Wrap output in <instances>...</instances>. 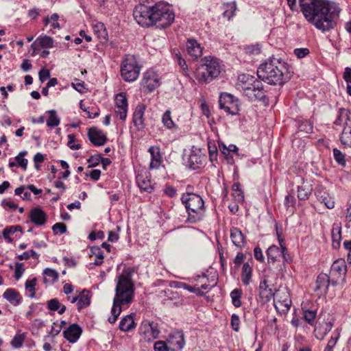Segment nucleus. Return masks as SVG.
Listing matches in <instances>:
<instances>
[{
	"instance_id": "obj_1",
	"label": "nucleus",
	"mask_w": 351,
	"mask_h": 351,
	"mask_svg": "<svg viewBox=\"0 0 351 351\" xmlns=\"http://www.w3.org/2000/svg\"><path fill=\"white\" fill-rule=\"evenodd\" d=\"M300 10L308 22L325 32L334 29L339 18L338 5L328 0H298Z\"/></svg>"
},
{
	"instance_id": "obj_2",
	"label": "nucleus",
	"mask_w": 351,
	"mask_h": 351,
	"mask_svg": "<svg viewBox=\"0 0 351 351\" xmlns=\"http://www.w3.org/2000/svg\"><path fill=\"white\" fill-rule=\"evenodd\" d=\"M133 16L136 22L143 27L156 25L160 27L169 26L174 21L175 14L169 6L159 2L152 7L144 4L135 6Z\"/></svg>"
},
{
	"instance_id": "obj_3",
	"label": "nucleus",
	"mask_w": 351,
	"mask_h": 351,
	"mask_svg": "<svg viewBox=\"0 0 351 351\" xmlns=\"http://www.w3.org/2000/svg\"><path fill=\"white\" fill-rule=\"evenodd\" d=\"M132 271L124 269L117 277L115 288V296L113 300V305L111 313L112 317L108 318V322L114 323L121 312V305L130 304L134 297V285L132 281Z\"/></svg>"
},
{
	"instance_id": "obj_4",
	"label": "nucleus",
	"mask_w": 351,
	"mask_h": 351,
	"mask_svg": "<svg viewBox=\"0 0 351 351\" xmlns=\"http://www.w3.org/2000/svg\"><path fill=\"white\" fill-rule=\"evenodd\" d=\"M287 67L278 59L271 60L260 65L258 77L271 85H282L287 80Z\"/></svg>"
},
{
	"instance_id": "obj_5",
	"label": "nucleus",
	"mask_w": 351,
	"mask_h": 351,
	"mask_svg": "<svg viewBox=\"0 0 351 351\" xmlns=\"http://www.w3.org/2000/svg\"><path fill=\"white\" fill-rule=\"evenodd\" d=\"M236 88L250 100H263L265 90L262 82L248 74H241L238 77Z\"/></svg>"
},
{
	"instance_id": "obj_6",
	"label": "nucleus",
	"mask_w": 351,
	"mask_h": 351,
	"mask_svg": "<svg viewBox=\"0 0 351 351\" xmlns=\"http://www.w3.org/2000/svg\"><path fill=\"white\" fill-rule=\"evenodd\" d=\"M189 214L188 220L195 223L204 216L205 208L202 198L195 193L183 194L181 197Z\"/></svg>"
},
{
	"instance_id": "obj_7",
	"label": "nucleus",
	"mask_w": 351,
	"mask_h": 351,
	"mask_svg": "<svg viewBox=\"0 0 351 351\" xmlns=\"http://www.w3.org/2000/svg\"><path fill=\"white\" fill-rule=\"evenodd\" d=\"M334 123L336 125L343 124L344 128L340 136L341 143L346 147H351V117L348 109L340 108L339 115Z\"/></svg>"
},
{
	"instance_id": "obj_8",
	"label": "nucleus",
	"mask_w": 351,
	"mask_h": 351,
	"mask_svg": "<svg viewBox=\"0 0 351 351\" xmlns=\"http://www.w3.org/2000/svg\"><path fill=\"white\" fill-rule=\"evenodd\" d=\"M140 73L136 58L134 56L127 55L123 60L121 67V75L125 82L135 81Z\"/></svg>"
},
{
	"instance_id": "obj_9",
	"label": "nucleus",
	"mask_w": 351,
	"mask_h": 351,
	"mask_svg": "<svg viewBox=\"0 0 351 351\" xmlns=\"http://www.w3.org/2000/svg\"><path fill=\"white\" fill-rule=\"evenodd\" d=\"M160 330L158 324L149 319H143L139 326V335L147 342H151L158 338Z\"/></svg>"
},
{
	"instance_id": "obj_10",
	"label": "nucleus",
	"mask_w": 351,
	"mask_h": 351,
	"mask_svg": "<svg viewBox=\"0 0 351 351\" xmlns=\"http://www.w3.org/2000/svg\"><path fill=\"white\" fill-rule=\"evenodd\" d=\"M219 103L220 108L229 114L235 115L239 111V100L230 93L221 94Z\"/></svg>"
},
{
	"instance_id": "obj_11",
	"label": "nucleus",
	"mask_w": 351,
	"mask_h": 351,
	"mask_svg": "<svg viewBox=\"0 0 351 351\" xmlns=\"http://www.w3.org/2000/svg\"><path fill=\"white\" fill-rule=\"evenodd\" d=\"M274 284L269 276L263 275L258 287V295L262 303H266L274 298L276 293L273 289Z\"/></svg>"
},
{
	"instance_id": "obj_12",
	"label": "nucleus",
	"mask_w": 351,
	"mask_h": 351,
	"mask_svg": "<svg viewBox=\"0 0 351 351\" xmlns=\"http://www.w3.org/2000/svg\"><path fill=\"white\" fill-rule=\"evenodd\" d=\"M274 300L276 308L284 313L288 311L291 305L289 293L286 289L278 290Z\"/></svg>"
},
{
	"instance_id": "obj_13",
	"label": "nucleus",
	"mask_w": 351,
	"mask_h": 351,
	"mask_svg": "<svg viewBox=\"0 0 351 351\" xmlns=\"http://www.w3.org/2000/svg\"><path fill=\"white\" fill-rule=\"evenodd\" d=\"M171 351H180L185 345L184 334L182 331H176L171 334L167 339Z\"/></svg>"
},
{
	"instance_id": "obj_14",
	"label": "nucleus",
	"mask_w": 351,
	"mask_h": 351,
	"mask_svg": "<svg viewBox=\"0 0 351 351\" xmlns=\"http://www.w3.org/2000/svg\"><path fill=\"white\" fill-rule=\"evenodd\" d=\"M203 65L207 69V73H210L211 77L215 79L221 73V66L218 60L211 58L205 57L203 60Z\"/></svg>"
},
{
	"instance_id": "obj_15",
	"label": "nucleus",
	"mask_w": 351,
	"mask_h": 351,
	"mask_svg": "<svg viewBox=\"0 0 351 351\" xmlns=\"http://www.w3.org/2000/svg\"><path fill=\"white\" fill-rule=\"evenodd\" d=\"M142 84L149 93L154 91L160 86L158 76L152 71H147L144 74Z\"/></svg>"
},
{
	"instance_id": "obj_16",
	"label": "nucleus",
	"mask_w": 351,
	"mask_h": 351,
	"mask_svg": "<svg viewBox=\"0 0 351 351\" xmlns=\"http://www.w3.org/2000/svg\"><path fill=\"white\" fill-rule=\"evenodd\" d=\"M88 138L95 146L104 145L107 141L106 134L96 128H91L88 130Z\"/></svg>"
},
{
	"instance_id": "obj_17",
	"label": "nucleus",
	"mask_w": 351,
	"mask_h": 351,
	"mask_svg": "<svg viewBox=\"0 0 351 351\" xmlns=\"http://www.w3.org/2000/svg\"><path fill=\"white\" fill-rule=\"evenodd\" d=\"M346 273V265L343 260L340 259L335 261L330 268V275L336 278L337 281L338 278L343 277ZM337 282L332 281V284L335 285Z\"/></svg>"
},
{
	"instance_id": "obj_18",
	"label": "nucleus",
	"mask_w": 351,
	"mask_h": 351,
	"mask_svg": "<svg viewBox=\"0 0 351 351\" xmlns=\"http://www.w3.org/2000/svg\"><path fill=\"white\" fill-rule=\"evenodd\" d=\"M204 160V156L199 149H192L189 157V165L193 169L200 167Z\"/></svg>"
},
{
	"instance_id": "obj_19",
	"label": "nucleus",
	"mask_w": 351,
	"mask_h": 351,
	"mask_svg": "<svg viewBox=\"0 0 351 351\" xmlns=\"http://www.w3.org/2000/svg\"><path fill=\"white\" fill-rule=\"evenodd\" d=\"M186 47L188 54L194 60L202 55V48L195 39H189L186 42Z\"/></svg>"
},
{
	"instance_id": "obj_20",
	"label": "nucleus",
	"mask_w": 351,
	"mask_h": 351,
	"mask_svg": "<svg viewBox=\"0 0 351 351\" xmlns=\"http://www.w3.org/2000/svg\"><path fill=\"white\" fill-rule=\"evenodd\" d=\"M81 333L82 329L76 324H71L63 332L64 338L71 343H75L80 338Z\"/></svg>"
},
{
	"instance_id": "obj_21",
	"label": "nucleus",
	"mask_w": 351,
	"mask_h": 351,
	"mask_svg": "<svg viewBox=\"0 0 351 351\" xmlns=\"http://www.w3.org/2000/svg\"><path fill=\"white\" fill-rule=\"evenodd\" d=\"M280 245V249L276 245L270 246L267 251V258L269 261L274 263L277 261L278 258L280 257L286 250V247L282 245V239L278 238Z\"/></svg>"
},
{
	"instance_id": "obj_22",
	"label": "nucleus",
	"mask_w": 351,
	"mask_h": 351,
	"mask_svg": "<svg viewBox=\"0 0 351 351\" xmlns=\"http://www.w3.org/2000/svg\"><path fill=\"white\" fill-rule=\"evenodd\" d=\"M38 47L43 48H51L53 47V40L48 36H40L32 44L31 48L35 51Z\"/></svg>"
},
{
	"instance_id": "obj_23",
	"label": "nucleus",
	"mask_w": 351,
	"mask_h": 351,
	"mask_svg": "<svg viewBox=\"0 0 351 351\" xmlns=\"http://www.w3.org/2000/svg\"><path fill=\"white\" fill-rule=\"evenodd\" d=\"M145 109V107L143 105H138L134 112L133 122L138 130H141L145 127L143 118Z\"/></svg>"
},
{
	"instance_id": "obj_24",
	"label": "nucleus",
	"mask_w": 351,
	"mask_h": 351,
	"mask_svg": "<svg viewBox=\"0 0 351 351\" xmlns=\"http://www.w3.org/2000/svg\"><path fill=\"white\" fill-rule=\"evenodd\" d=\"M312 191V184L303 180L302 184L298 186V198L300 200H306L309 198Z\"/></svg>"
},
{
	"instance_id": "obj_25",
	"label": "nucleus",
	"mask_w": 351,
	"mask_h": 351,
	"mask_svg": "<svg viewBox=\"0 0 351 351\" xmlns=\"http://www.w3.org/2000/svg\"><path fill=\"white\" fill-rule=\"evenodd\" d=\"M31 221L37 226H43L46 222V214L39 208H33L30 212Z\"/></svg>"
},
{
	"instance_id": "obj_26",
	"label": "nucleus",
	"mask_w": 351,
	"mask_h": 351,
	"mask_svg": "<svg viewBox=\"0 0 351 351\" xmlns=\"http://www.w3.org/2000/svg\"><path fill=\"white\" fill-rule=\"evenodd\" d=\"M3 297L14 306L19 305L22 300L20 293L14 289H6Z\"/></svg>"
},
{
	"instance_id": "obj_27",
	"label": "nucleus",
	"mask_w": 351,
	"mask_h": 351,
	"mask_svg": "<svg viewBox=\"0 0 351 351\" xmlns=\"http://www.w3.org/2000/svg\"><path fill=\"white\" fill-rule=\"evenodd\" d=\"M329 283V276L326 274H321L317 278L315 289L316 291H320L321 293H326L328 291Z\"/></svg>"
},
{
	"instance_id": "obj_28",
	"label": "nucleus",
	"mask_w": 351,
	"mask_h": 351,
	"mask_svg": "<svg viewBox=\"0 0 351 351\" xmlns=\"http://www.w3.org/2000/svg\"><path fill=\"white\" fill-rule=\"evenodd\" d=\"M230 238L233 244L237 247H242L245 244V237L242 232L237 228H231Z\"/></svg>"
},
{
	"instance_id": "obj_29",
	"label": "nucleus",
	"mask_w": 351,
	"mask_h": 351,
	"mask_svg": "<svg viewBox=\"0 0 351 351\" xmlns=\"http://www.w3.org/2000/svg\"><path fill=\"white\" fill-rule=\"evenodd\" d=\"M195 78L200 83H209L213 80L210 73H207V69H206L203 64H201L197 68Z\"/></svg>"
},
{
	"instance_id": "obj_30",
	"label": "nucleus",
	"mask_w": 351,
	"mask_h": 351,
	"mask_svg": "<svg viewBox=\"0 0 351 351\" xmlns=\"http://www.w3.org/2000/svg\"><path fill=\"white\" fill-rule=\"evenodd\" d=\"M136 324L134 320L133 314L123 317L119 323V329L122 331H130L134 329Z\"/></svg>"
},
{
	"instance_id": "obj_31",
	"label": "nucleus",
	"mask_w": 351,
	"mask_h": 351,
	"mask_svg": "<svg viewBox=\"0 0 351 351\" xmlns=\"http://www.w3.org/2000/svg\"><path fill=\"white\" fill-rule=\"evenodd\" d=\"M148 151L150 153L152 157L149 164V169H157L160 166L161 162L159 149L158 147H151Z\"/></svg>"
},
{
	"instance_id": "obj_32",
	"label": "nucleus",
	"mask_w": 351,
	"mask_h": 351,
	"mask_svg": "<svg viewBox=\"0 0 351 351\" xmlns=\"http://www.w3.org/2000/svg\"><path fill=\"white\" fill-rule=\"evenodd\" d=\"M77 309L79 311L89 306L90 303V296L89 292L86 290H83L78 295Z\"/></svg>"
},
{
	"instance_id": "obj_33",
	"label": "nucleus",
	"mask_w": 351,
	"mask_h": 351,
	"mask_svg": "<svg viewBox=\"0 0 351 351\" xmlns=\"http://www.w3.org/2000/svg\"><path fill=\"white\" fill-rule=\"evenodd\" d=\"M93 29L95 34L97 36V37L106 41L108 39V33L104 26V24L101 22H97L94 25H93Z\"/></svg>"
},
{
	"instance_id": "obj_34",
	"label": "nucleus",
	"mask_w": 351,
	"mask_h": 351,
	"mask_svg": "<svg viewBox=\"0 0 351 351\" xmlns=\"http://www.w3.org/2000/svg\"><path fill=\"white\" fill-rule=\"evenodd\" d=\"M136 182L138 187L144 191L151 193L153 190V187L151 184L150 180L143 176H138L136 177Z\"/></svg>"
},
{
	"instance_id": "obj_35",
	"label": "nucleus",
	"mask_w": 351,
	"mask_h": 351,
	"mask_svg": "<svg viewBox=\"0 0 351 351\" xmlns=\"http://www.w3.org/2000/svg\"><path fill=\"white\" fill-rule=\"evenodd\" d=\"M223 16L228 20L231 19L235 14L237 5L235 2H229L223 5Z\"/></svg>"
},
{
	"instance_id": "obj_36",
	"label": "nucleus",
	"mask_w": 351,
	"mask_h": 351,
	"mask_svg": "<svg viewBox=\"0 0 351 351\" xmlns=\"http://www.w3.org/2000/svg\"><path fill=\"white\" fill-rule=\"evenodd\" d=\"M252 274V267L247 263H244L243 265L241 274V280L244 285H248L250 283Z\"/></svg>"
},
{
	"instance_id": "obj_37",
	"label": "nucleus",
	"mask_w": 351,
	"mask_h": 351,
	"mask_svg": "<svg viewBox=\"0 0 351 351\" xmlns=\"http://www.w3.org/2000/svg\"><path fill=\"white\" fill-rule=\"evenodd\" d=\"M332 247L335 249H338L340 246V241L341 239V228L339 226L333 227L331 232Z\"/></svg>"
},
{
	"instance_id": "obj_38",
	"label": "nucleus",
	"mask_w": 351,
	"mask_h": 351,
	"mask_svg": "<svg viewBox=\"0 0 351 351\" xmlns=\"http://www.w3.org/2000/svg\"><path fill=\"white\" fill-rule=\"evenodd\" d=\"M315 195L321 202L324 203L328 208H332L335 206V202L326 195L319 194V189L315 191Z\"/></svg>"
},
{
	"instance_id": "obj_39",
	"label": "nucleus",
	"mask_w": 351,
	"mask_h": 351,
	"mask_svg": "<svg viewBox=\"0 0 351 351\" xmlns=\"http://www.w3.org/2000/svg\"><path fill=\"white\" fill-rule=\"evenodd\" d=\"M16 231H21V227L20 226H12L5 228L3 231V236L5 240L9 243L12 242V239L10 237V234L14 233Z\"/></svg>"
},
{
	"instance_id": "obj_40",
	"label": "nucleus",
	"mask_w": 351,
	"mask_h": 351,
	"mask_svg": "<svg viewBox=\"0 0 351 351\" xmlns=\"http://www.w3.org/2000/svg\"><path fill=\"white\" fill-rule=\"evenodd\" d=\"M241 290L239 289H235L230 293L232 302L235 307H240L242 304L241 301Z\"/></svg>"
},
{
	"instance_id": "obj_41",
	"label": "nucleus",
	"mask_w": 351,
	"mask_h": 351,
	"mask_svg": "<svg viewBox=\"0 0 351 351\" xmlns=\"http://www.w3.org/2000/svg\"><path fill=\"white\" fill-rule=\"evenodd\" d=\"M49 117L47 121V125L49 127L58 126L60 124V120L56 114V112L54 110L49 111Z\"/></svg>"
},
{
	"instance_id": "obj_42",
	"label": "nucleus",
	"mask_w": 351,
	"mask_h": 351,
	"mask_svg": "<svg viewBox=\"0 0 351 351\" xmlns=\"http://www.w3.org/2000/svg\"><path fill=\"white\" fill-rule=\"evenodd\" d=\"M163 125L168 129H172L176 127V124L171 119L170 110H167L162 117Z\"/></svg>"
},
{
	"instance_id": "obj_43",
	"label": "nucleus",
	"mask_w": 351,
	"mask_h": 351,
	"mask_svg": "<svg viewBox=\"0 0 351 351\" xmlns=\"http://www.w3.org/2000/svg\"><path fill=\"white\" fill-rule=\"evenodd\" d=\"M232 195L238 202H242L244 200V195L241 190L239 183H234L232 185Z\"/></svg>"
},
{
	"instance_id": "obj_44",
	"label": "nucleus",
	"mask_w": 351,
	"mask_h": 351,
	"mask_svg": "<svg viewBox=\"0 0 351 351\" xmlns=\"http://www.w3.org/2000/svg\"><path fill=\"white\" fill-rule=\"evenodd\" d=\"M43 274L49 278L47 280V278H45L44 281L47 282V281L54 282L58 278V273L55 269L47 268L44 270Z\"/></svg>"
},
{
	"instance_id": "obj_45",
	"label": "nucleus",
	"mask_w": 351,
	"mask_h": 351,
	"mask_svg": "<svg viewBox=\"0 0 351 351\" xmlns=\"http://www.w3.org/2000/svg\"><path fill=\"white\" fill-rule=\"evenodd\" d=\"M27 154L26 151L21 152L15 157V161L18 166L23 168V170H26L27 166V160L24 158V156Z\"/></svg>"
},
{
	"instance_id": "obj_46",
	"label": "nucleus",
	"mask_w": 351,
	"mask_h": 351,
	"mask_svg": "<svg viewBox=\"0 0 351 351\" xmlns=\"http://www.w3.org/2000/svg\"><path fill=\"white\" fill-rule=\"evenodd\" d=\"M115 108H128V101L123 93H119L115 97Z\"/></svg>"
},
{
	"instance_id": "obj_47",
	"label": "nucleus",
	"mask_w": 351,
	"mask_h": 351,
	"mask_svg": "<svg viewBox=\"0 0 351 351\" xmlns=\"http://www.w3.org/2000/svg\"><path fill=\"white\" fill-rule=\"evenodd\" d=\"M299 132L310 134L313 132V125L308 121H302L298 126Z\"/></svg>"
},
{
	"instance_id": "obj_48",
	"label": "nucleus",
	"mask_w": 351,
	"mask_h": 351,
	"mask_svg": "<svg viewBox=\"0 0 351 351\" xmlns=\"http://www.w3.org/2000/svg\"><path fill=\"white\" fill-rule=\"evenodd\" d=\"M37 280L36 278H34L31 280H27L25 282V289L31 292L30 298H34L35 296V286L36 285Z\"/></svg>"
},
{
	"instance_id": "obj_49",
	"label": "nucleus",
	"mask_w": 351,
	"mask_h": 351,
	"mask_svg": "<svg viewBox=\"0 0 351 351\" xmlns=\"http://www.w3.org/2000/svg\"><path fill=\"white\" fill-rule=\"evenodd\" d=\"M333 155L336 162L343 166L346 165V160L344 154L337 148L333 149Z\"/></svg>"
},
{
	"instance_id": "obj_50",
	"label": "nucleus",
	"mask_w": 351,
	"mask_h": 351,
	"mask_svg": "<svg viewBox=\"0 0 351 351\" xmlns=\"http://www.w3.org/2000/svg\"><path fill=\"white\" fill-rule=\"evenodd\" d=\"M24 340L25 335L23 334L16 335L12 339L11 344L14 348H19L22 346Z\"/></svg>"
},
{
	"instance_id": "obj_51",
	"label": "nucleus",
	"mask_w": 351,
	"mask_h": 351,
	"mask_svg": "<svg viewBox=\"0 0 351 351\" xmlns=\"http://www.w3.org/2000/svg\"><path fill=\"white\" fill-rule=\"evenodd\" d=\"M75 136L74 134H69L68 135V146L72 150H77L80 149L81 145L80 144L75 143Z\"/></svg>"
},
{
	"instance_id": "obj_52",
	"label": "nucleus",
	"mask_w": 351,
	"mask_h": 351,
	"mask_svg": "<svg viewBox=\"0 0 351 351\" xmlns=\"http://www.w3.org/2000/svg\"><path fill=\"white\" fill-rule=\"evenodd\" d=\"M61 306V304L57 298H53L47 302V308L52 311H58Z\"/></svg>"
},
{
	"instance_id": "obj_53",
	"label": "nucleus",
	"mask_w": 351,
	"mask_h": 351,
	"mask_svg": "<svg viewBox=\"0 0 351 351\" xmlns=\"http://www.w3.org/2000/svg\"><path fill=\"white\" fill-rule=\"evenodd\" d=\"M30 256L33 257L34 259H38L39 255L34 250H31L23 252L22 254L19 255L18 258L20 260H27Z\"/></svg>"
},
{
	"instance_id": "obj_54",
	"label": "nucleus",
	"mask_w": 351,
	"mask_h": 351,
	"mask_svg": "<svg viewBox=\"0 0 351 351\" xmlns=\"http://www.w3.org/2000/svg\"><path fill=\"white\" fill-rule=\"evenodd\" d=\"M155 351H169V345L164 341H158L154 343Z\"/></svg>"
},
{
	"instance_id": "obj_55",
	"label": "nucleus",
	"mask_w": 351,
	"mask_h": 351,
	"mask_svg": "<svg viewBox=\"0 0 351 351\" xmlns=\"http://www.w3.org/2000/svg\"><path fill=\"white\" fill-rule=\"evenodd\" d=\"M305 320L310 324L313 322L316 317V312L313 311H305L304 315Z\"/></svg>"
},
{
	"instance_id": "obj_56",
	"label": "nucleus",
	"mask_w": 351,
	"mask_h": 351,
	"mask_svg": "<svg viewBox=\"0 0 351 351\" xmlns=\"http://www.w3.org/2000/svg\"><path fill=\"white\" fill-rule=\"evenodd\" d=\"M24 271V268L23 264L21 263H16L15 265V271H14V278L16 280H19L23 275Z\"/></svg>"
},
{
	"instance_id": "obj_57",
	"label": "nucleus",
	"mask_w": 351,
	"mask_h": 351,
	"mask_svg": "<svg viewBox=\"0 0 351 351\" xmlns=\"http://www.w3.org/2000/svg\"><path fill=\"white\" fill-rule=\"evenodd\" d=\"M52 230L55 233L59 232L60 234H64L66 232V226L62 223H56L53 226Z\"/></svg>"
},
{
	"instance_id": "obj_58",
	"label": "nucleus",
	"mask_w": 351,
	"mask_h": 351,
	"mask_svg": "<svg viewBox=\"0 0 351 351\" xmlns=\"http://www.w3.org/2000/svg\"><path fill=\"white\" fill-rule=\"evenodd\" d=\"M245 50L251 54H258L261 51V47L259 44H256L246 47Z\"/></svg>"
},
{
	"instance_id": "obj_59",
	"label": "nucleus",
	"mask_w": 351,
	"mask_h": 351,
	"mask_svg": "<svg viewBox=\"0 0 351 351\" xmlns=\"http://www.w3.org/2000/svg\"><path fill=\"white\" fill-rule=\"evenodd\" d=\"M293 53L298 58H303L309 53V50L307 48H298L294 49Z\"/></svg>"
},
{
	"instance_id": "obj_60",
	"label": "nucleus",
	"mask_w": 351,
	"mask_h": 351,
	"mask_svg": "<svg viewBox=\"0 0 351 351\" xmlns=\"http://www.w3.org/2000/svg\"><path fill=\"white\" fill-rule=\"evenodd\" d=\"M101 160V156L100 155H95L90 157L88 159V162L90 163L88 167H93L97 166Z\"/></svg>"
},
{
	"instance_id": "obj_61",
	"label": "nucleus",
	"mask_w": 351,
	"mask_h": 351,
	"mask_svg": "<svg viewBox=\"0 0 351 351\" xmlns=\"http://www.w3.org/2000/svg\"><path fill=\"white\" fill-rule=\"evenodd\" d=\"M240 319L238 315L233 314L231 317V326L234 331L239 330Z\"/></svg>"
},
{
	"instance_id": "obj_62",
	"label": "nucleus",
	"mask_w": 351,
	"mask_h": 351,
	"mask_svg": "<svg viewBox=\"0 0 351 351\" xmlns=\"http://www.w3.org/2000/svg\"><path fill=\"white\" fill-rule=\"evenodd\" d=\"M114 110L120 119L125 120L126 119L128 108H115Z\"/></svg>"
},
{
	"instance_id": "obj_63",
	"label": "nucleus",
	"mask_w": 351,
	"mask_h": 351,
	"mask_svg": "<svg viewBox=\"0 0 351 351\" xmlns=\"http://www.w3.org/2000/svg\"><path fill=\"white\" fill-rule=\"evenodd\" d=\"M114 110L120 119L125 120L126 119L128 108H115Z\"/></svg>"
},
{
	"instance_id": "obj_64",
	"label": "nucleus",
	"mask_w": 351,
	"mask_h": 351,
	"mask_svg": "<svg viewBox=\"0 0 351 351\" xmlns=\"http://www.w3.org/2000/svg\"><path fill=\"white\" fill-rule=\"evenodd\" d=\"M163 192L167 196L169 197H173L177 194L176 189L169 185H167L165 187Z\"/></svg>"
}]
</instances>
